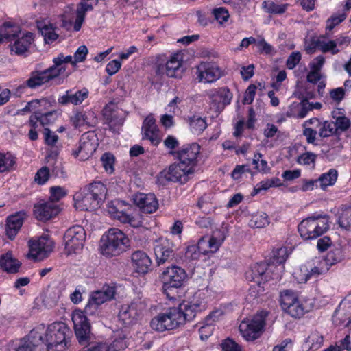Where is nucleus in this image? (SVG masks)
<instances>
[{
  "label": "nucleus",
  "mask_w": 351,
  "mask_h": 351,
  "mask_svg": "<svg viewBox=\"0 0 351 351\" xmlns=\"http://www.w3.org/2000/svg\"><path fill=\"white\" fill-rule=\"evenodd\" d=\"M71 61V55L64 56L63 53H60L57 57L53 58V64L49 68L44 70L36 69L31 71L28 79L19 86L18 90L27 88L36 89L49 84L65 72L66 66L64 64L69 63Z\"/></svg>",
  "instance_id": "nucleus-1"
},
{
  "label": "nucleus",
  "mask_w": 351,
  "mask_h": 351,
  "mask_svg": "<svg viewBox=\"0 0 351 351\" xmlns=\"http://www.w3.org/2000/svg\"><path fill=\"white\" fill-rule=\"evenodd\" d=\"M37 326H42V340L46 351H66L71 346V339L73 332L67 324L63 322H54L45 328L44 324Z\"/></svg>",
  "instance_id": "nucleus-2"
},
{
  "label": "nucleus",
  "mask_w": 351,
  "mask_h": 351,
  "mask_svg": "<svg viewBox=\"0 0 351 351\" xmlns=\"http://www.w3.org/2000/svg\"><path fill=\"white\" fill-rule=\"evenodd\" d=\"M184 308V303H180L178 306L168 308L165 312L152 319L151 328L158 332H164L178 328L187 322L192 321L191 313H187Z\"/></svg>",
  "instance_id": "nucleus-3"
},
{
  "label": "nucleus",
  "mask_w": 351,
  "mask_h": 351,
  "mask_svg": "<svg viewBox=\"0 0 351 351\" xmlns=\"http://www.w3.org/2000/svg\"><path fill=\"white\" fill-rule=\"evenodd\" d=\"M187 274L184 269L172 264L167 267L158 276L162 282V291L170 300L176 298L174 291L184 285L187 279Z\"/></svg>",
  "instance_id": "nucleus-4"
},
{
  "label": "nucleus",
  "mask_w": 351,
  "mask_h": 351,
  "mask_svg": "<svg viewBox=\"0 0 351 351\" xmlns=\"http://www.w3.org/2000/svg\"><path fill=\"white\" fill-rule=\"evenodd\" d=\"M101 253L106 256H116L130 246L128 237L118 228H110L101 239Z\"/></svg>",
  "instance_id": "nucleus-5"
},
{
  "label": "nucleus",
  "mask_w": 351,
  "mask_h": 351,
  "mask_svg": "<svg viewBox=\"0 0 351 351\" xmlns=\"http://www.w3.org/2000/svg\"><path fill=\"white\" fill-rule=\"evenodd\" d=\"M328 228V219L319 215L302 220L298 225V232L305 240L315 239L326 232Z\"/></svg>",
  "instance_id": "nucleus-6"
},
{
  "label": "nucleus",
  "mask_w": 351,
  "mask_h": 351,
  "mask_svg": "<svg viewBox=\"0 0 351 351\" xmlns=\"http://www.w3.org/2000/svg\"><path fill=\"white\" fill-rule=\"evenodd\" d=\"M239 331L246 341H254L263 332V310L257 312L250 318L243 319L239 325Z\"/></svg>",
  "instance_id": "nucleus-7"
},
{
  "label": "nucleus",
  "mask_w": 351,
  "mask_h": 351,
  "mask_svg": "<svg viewBox=\"0 0 351 351\" xmlns=\"http://www.w3.org/2000/svg\"><path fill=\"white\" fill-rule=\"evenodd\" d=\"M182 54L176 52L167 58L165 55L157 58L155 64L156 73L159 75H166L169 77H176L182 65Z\"/></svg>",
  "instance_id": "nucleus-8"
},
{
  "label": "nucleus",
  "mask_w": 351,
  "mask_h": 351,
  "mask_svg": "<svg viewBox=\"0 0 351 351\" xmlns=\"http://www.w3.org/2000/svg\"><path fill=\"white\" fill-rule=\"evenodd\" d=\"M201 146L197 143H191L183 145L178 150L171 151L169 153L182 165L194 172L198 164Z\"/></svg>",
  "instance_id": "nucleus-9"
},
{
  "label": "nucleus",
  "mask_w": 351,
  "mask_h": 351,
  "mask_svg": "<svg viewBox=\"0 0 351 351\" xmlns=\"http://www.w3.org/2000/svg\"><path fill=\"white\" fill-rule=\"evenodd\" d=\"M154 250L158 265L173 260L179 263L176 245L173 241L167 237H160L157 239L154 244Z\"/></svg>",
  "instance_id": "nucleus-10"
},
{
  "label": "nucleus",
  "mask_w": 351,
  "mask_h": 351,
  "mask_svg": "<svg viewBox=\"0 0 351 351\" xmlns=\"http://www.w3.org/2000/svg\"><path fill=\"white\" fill-rule=\"evenodd\" d=\"M280 297L282 309L293 317L300 318L310 311V308L300 301L293 291L285 290Z\"/></svg>",
  "instance_id": "nucleus-11"
},
{
  "label": "nucleus",
  "mask_w": 351,
  "mask_h": 351,
  "mask_svg": "<svg viewBox=\"0 0 351 351\" xmlns=\"http://www.w3.org/2000/svg\"><path fill=\"white\" fill-rule=\"evenodd\" d=\"M41 326H36L24 337L19 339L14 344L15 351H41L45 350L42 339Z\"/></svg>",
  "instance_id": "nucleus-12"
},
{
  "label": "nucleus",
  "mask_w": 351,
  "mask_h": 351,
  "mask_svg": "<svg viewBox=\"0 0 351 351\" xmlns=\"http://www.w3.org/2000/svg\"><path fill=\"white\" fill-rule=\"evenodd\" d=\"M86 239V232L81 226L69 228L64 233V242L68 254H76L82 249Z\"/></svg>",
  "instance_id": "nucleus-13"
},
{
  "label": "nucleus",
  "mask_w": 351,
  "mask_h": 351,
  "mask_svg": "<svg viewBox=\"0 0 351 351\" xmlns=\"http://www.w3.org/2000/svg\"><path fill=\"white\" fill-rule=\"evenodd\" d=\"M84 310L75 311L72 315L74 330L78 342L81 345L86 344L90 337V323Z\"/></svg>",
  "instance_id": "nucleus-14"
},
{
  "label": "nucleus",
  "mask_w": 351,
  "mask_h": 351,
  "mask_svg": "<svg viewBox=\"0 0 351 351\" xmlns=\"http://www.w3.org/2000/svg\"><path fill=\"white\" fill-rule=\"evenodd\" d=\"M193 173L180 162H174L169 165L167 169H164L160 173L158 181L160 184H164V181L184 184L187 182L188 176Z\"/></svg>",
  "instance_id": "nucleus-15"
},
{
  "label": "nucleus",
  "mask_w": 351,
  "mask_h": 351,
  "mask_svg": "<svg viewBox=\"0 0 351 351\" xmlns=\"http://www.w3.org/2000/svg\"><path fill=\"white\" fill-rule=\"evenodd\" d=\"M226 239V234L221 230L217 229L213 232L210 237H202L196 246L203 255L217 252Z\"/></svg>",
  "instance_id": "nucleus-16"
},
{
  "label": "nucleus",
  "mask_w": 351,
  "mask_h": 351,
  "mask_svg": "<svg viewBox=\"0 0 351 351\" xmlns=\"http://www.w3.org/2000/svg\"><path fill=\"white\" fill-rule=\"evenodd\" d=\"M29 252L27 257L34 261L42 260L48 256L53 250V242L46 237L38 239H31L28 242Z\"/></svg>",
  "instance_id": "nucleus-17"
},
{
  "label": "nucleus",
  "mask_w": 351,
  "mask_h": 351,
  "mask_svg": "<svg viewBox=\"0 0 351 351\" xmlns=\"http://www.w3.org/2000/svg\"><path fill=\"white\" fill-rule=\"evenodd\" d=\"M95 138L93 132L84 133L80 138L78 147L73 150L72 155L81 160H87L96 151L97 143Z\"/></svg>",
  "instance_id": "nucleus-18"
},
{
  "label": "nucleus",
  "mask_w": 351,
  "mask_h": 351,
  "mask_svg": "<svg viewBox=\"0 0 351 351\" xmlns=\"http://www.w3.org/2000/svg\"><path fill=\"white\" fill-rule=\"evenodd\" d=\"M197 75L199 82L213 83L223 77L225 73L217 64L210 62H202L197 66Z\"/></svg>",
  "instance_id": "nucleus-19"
},
{
  "label": "nucleus",
  "mask_w": 351,
  "mask_h": 351,
  "mask_svg": "<svg viewBox=\"0 0 351 351\" xmlns=\"http://www.w3.org/2000/svg\"><path fill=\"white\" fill-rule=\"evenodd\" d=\"M34 40V34L31 32H21L10 43L12 54L27 57L29 54V48Z\"/></svg>",
  "instance_id": "nucleus-20"
},
{
  "label": "nucleus",
  "mask_w": 351,
  "mask_h": 351,
  "mask_svg": "<svg viewBox=\"0 0 351 351\" xmlns=\"http://www.w3.org/2000/svg\"><path fill=\"white\" fill-rule=\"evenodd\" d=\"M75 204L82 210L92 211L98 209L104 201L98 199L93 193L84 191V187L74 195Z\"/></svg>",
  "instance_id": "nucleus-21"
},
{
  "label": "nucleus",
  "mask_w": 351,
  "mask_h": 351,
  "mask_svg": "<svg viewBox=\"0 0 351 351\" xmlns=\"http://www.w3.org/2000/svg\"><path fill=\"white\" fill-rule=\"evenodd\" d=\"M34 215L40 221H46L58 215L60 208L52 202L40 201L34 206Z\"/></svg>",
  "instance_id": "nucleus-22"
},
{
  "label": "nucleus",
  "mask_w": 351,
  "mask_h": 351,
  "mask_svg": "<svg viewBox=\"0 0 351 351\" xmlns=\"http://www.w3.org/2000/svg\"><path fill=\"white\" fill-rule=\"evenodd\" d=\"M184 303V310L187 313H191L193 320L198 313L205 311L208 307V300L206 293L200 290L196 291L191 300Z\"/></svg>",
  "instance_id": "nucleus-23"
},
{
  "label": "nucleus",
  "mask_w": 351,
  "mask_h": 351,
  "mask_svg": "<svg viewBox=\"0 0 351 351\" xmlns=\"http://www.w3.org/2000/svg\"><path fill=\"white\" fill-rule=\"evenodd\" d=\"M210 105L217 111H222L225 107L231 103L232 93L227 86L220 87L212 90L209 95Z\"/></svg>",
  "instance_id": "nucleus-24"
},
{
  "label": "nucleus",
  "mask_w": 351,
  "mask_h": 351,
  "mask_svg": "<svg viewBox=\"0 0 351 351\" xmlns=\"http://www.w3.org/2000/svg\"><path fill=\"white\" fill-rule=\"evenodd\" d=\"M27 216L25 210H20L10 215L6 218L5 234L10 240H14L21 230Z\"/></svg>",
  "instance_id": "nucleus-25"
},
{
  "label": "nucleus",
  "mask_w": 351,
  "mask_h": 351,
  "mask_svg": "<svg viewBox=\"0 0 351 351\" xmlns=\"http://www.w3.org/2000/svg\"><path fill=\"white\" fill-rule=\"evenodd\" d=\"M142 138L149 140L154 146H158L161 142L159 130L153 116H147L143 122Z\"/></svg>",
  "instance_id": "nucleus-26"
},
{
  "label": "nucleus",
  "mask_w": 351,
  "mask_h": 351,
  "mask_svg": "<svg viewBox=\"0 0 351 351\" xmlns=\"http://www.w3.org/2000/svg\"><path fill=\"white\" fill-rule=\"evenodd\" d=\"M56 105V100L52 97H42L40 99H32L27 103L25 106L21 110L23 112H32L35 115L38 113L43 114L50 110Z\"/></svg>",
  "instance_id": "nucleus-27"
},
{
  "label": "nucleus",
  "mask_w": 351,
  "mask_h": 351,
  "mask_svg": "<svg viewBox=\"0 0 351 351\" xmlns=\"http://www.w3.org/2000/svg\"><path fill=\"white\" fill-rule=\"evenodd\" d=\"M131 261L134 271L138 274L145 275L152 269V261L142 250L134 252L131 255Z\"/></svg>",
  "instance_id": "nucleus-28"
},
{
  "label": "nucleus",
  "mask_w": 351,
  "mask_h": 351,
  "mask_svg": "<svg viewBox=\"0 0 351 351\" xmlns=\"http://www.w3.org/2000/svg\"><path fill=\"white\" fill-rule=\"evenodd\" d=\"M89 92L87 88H83L80 90H67L63 95L58 97V103L62 106L69 104L73 105L81 104L88 97Z\"/></svg>",
  "instance_id": "nucleus-29"
},
{
  "label": "nucleus",
  "mask_w": 351,
  "mask_h": 351,
  "mask_svg": "<svg viewBox=\"0 0 351 351\" xmlns=\"http://www.w3.org/2000/svg\"><path fill=\"white\" fill-rule=\"evenodd\" d=\"M140 315V311L138 310V304L131 302L130 304H123L118 314V317L125 326L131 325L135 323Z\"/></svg>",
  "instance_id": "nucleus-30"
},
{
  "label": "nucleus",
  "mask_w": 351,
  "mask_h": 351,
  "mask_svg": "<svg viewBox=\"0 0 351 351\" xmlns=\"http://www.w3.org/2000/svg\"><path fill=\"white\" fill-rule=\"evenodd\" d=\"M134 200L143 213H152L158 208V201L154 194L139 193Z\"/></svg>",
  "instance_id": "nucleus-31"
},
{
  "label": "nucleus",
  "mask_w": 351,
  "mask_h": 351,
  "mask_svg": "<svg viewBox=\"0 0 351 351\" xmlns=\"http://www.w3.org/2000/svg\"><path fill=\"white\" fill-rule=\"evenodd\" d=\"M21 265V263L12 257L11 252H8L0 257V268L8 274H16Z\"/></svg>",
  "instance_id": "nucleus-32"
},
{
  "label": "nucleus",
  "mask_w": 351,
  "mask_h": 351,
  "mask_svg": "<svg viewBox=\"0 0 351 351\" xmlns=\"http://www.w3.org/2000/svg\"><path fill=\"white\" fill-rule=\"evenodd\" d=\"M95 117L92 111H77L71 118L73 125L75 128H80L87 125L92 126L94 123Z\"/></svg>",
  "instance_id": "nucleus-33"
},
{
  "label": "nucleus",
  "mask_w": 351,
  "mask_h": 351,
  "mask_svg": "<svg viewBox=\"0 0 351 351\" xmlns=\"http://www.w3.org/2000/svg\"><path fill=\"white\" fill-rule=\"evenodd\" d=\"M254 156L256 158V155ZM258 161H260L262 167H263V159L259 160V158L258 159H253L252 167H250L248 165H237L232 171V178L234 180H239L241 178L242 174L245 172H250L252 175L259 172Z\"/></svg>",
  "instance_id": "nucleus-34"
},
{
  "label": "nucleus",
  "mask_w": 351,
  "mask_h": 351,
  "mask_svg": "<svg viewBox=\"0 0 351 351\" xmlns=\"http://www.w3.org/2000/svg\"><path fill=\"white\" fill-rule=\"evenodd\" d=\"M245 278L248 281L254 282L261 289L263 280V264L262 262L252 265L245 272Z\"/></svg>",
  "instance_id": "nucleus-35"
},
{
  "label": "nucleus",
  "mask_w": 351,
  "mask_h": 351,
  "mask_svg": "<svg viewBox=\"0 0 351 351\" xmlns=\"http://www.w3.org/2000/svg\"><path fill=\"white\" fill-rule=\"evenodd\" d=\"M108 300L104 297L101 290L93 293L91 298L84 308V312L87 315H93L97 309V306L108 302Z\"/></svg>",
  "instance_id": "nucleus-36"
},
{
  "label": "nucleus",
  "mask_w": 351,
  "mask_h": 351,
  "mask_svg": "<svg viewBox=\"0 0 351 351\" xmlns=\"http://www.w3.org/2000/svg\"><path fill=\"white\" fill-rule=\"evenodd\" d=\"M103 115L110 129L121 126L123 124V119L119 115L118 110L110 109L105 107L103 110Z\"/></svg>",
  "instance_id": "nucleus-37"
},
{
  "label": "nucleus",
  "mask_w": 351,
  "mask_h": 351,
  "mask_svg": "<svg viewBox=\"0 0 351 351\" xmlns=\"http://www.w3.org/2000/svg\"><path fill=\"white\" fill-rule=\"evenodd\" d=\"M16 157L10 152H0V173L10 172L16 169Z\"/></svg>",
  "instance_id": "nucleus-38"
},
{
  "label": "nucleus",
  "mask_w": 351,
  "mask_h": 351,
  "mask_svg": "<svg viewBox=\"0 0 351 351\" xmlns=\"http://www.w3.org/2000/svg\"><path fill=\"white\" fill-rule=\"evenodd\" d=\"M0 32L5 41L10 43L21 33V30L14 23L5 21L0 27Z\"/></svg>",
  "instance_id": "nucleus-39"
},
{
  "label": "nucleus",
  "mask_w": 351,
  "mask_h": 351,
  "mask_svg": "<svg viewBox=\"0 0 351 351\" xmlns=\"http://www.w3.org/2000/svg\"><path fill=\"white\" fill-rule=\"evenodd\" d=\"M84 191L93 193L99 199L105 200L107 195L106 186L100 181L93 182L84 186Z\"/></svg>",
  "instance_id": "nucleus-40"
},
{
  "label": "nucleus",
  "mask_w": 351,
  "mask_h": 351,
  "mask_svg": "<svg viewBox=\"0 0 351 351\" xmlns=\"http://www.w3.org/2000/svg\"><path fill=\"white\" fill-rule=\"evenodd\" d=\"M337 178V171L335 169H331L328 172L320 175L317 181L320 184V188L324 191L328 186H333L336 183Z\"/></svg>",
  "instance_id": "nucleus-41"
},
{
  "label": "nucleus",
  "mask_w": 351,
  "mask_h": 351,
  "mask_svg": "<svg viewBox=\"0 0 351 351\" xmlns=\"http://www.w3.org/2000/svg\"><path fill=\"white\" fill-rule=\"evenodd\" d=\"M190 130L194 134H202L207 128V123L205 118L198 115H193L189 118Z\"/></svg>",
  "instance_id": "nucleus-42"
},
{
  "label": "nucleus",
  "mask_w": 351,
  "mask_h": 351,
  "mask_svg": "<svg viewBox=\"0 0 351 351\" xmlns=\"http://www.w3.org/2000/svg\"><path fill=\"white\" fill-rule=\"evenodd\" d=\"M288 249L286 247H278L273 250L269 262L280 267L288 258Z\"/></svg>",
  "instance_id": "nucleus-43"
},
{
  "label": "nucleus",
  "mask_w": 351,
  "mask_h": 351,
  "mask_svg": "<svg viewBox=\"0 0 351 351\" xmlns=\"http://www.w3.org/2000/svg\"><path fill=\"white\" fill-rule=\"evenodd\" d=\"M282 267H279L268 261L265 268V281H279L281 278Z\"/></svg>",
  "instance_id": "nucleus-44"
},
{
  "label": "nucleus",
  "mask_w": 351,
  "mask_h": 351,
  "mask_svg": "<svg viewBox=\"0 0 351 351\" xmlns=\"http://www.w3.org/2000/svg\"><path fill=\"white\" fill-rule=\"evenodd\" d=\"M201 254L196 245H190L184 249V255L180 257L178 256V261L179 263L196 261L199 258Z\"/></svg>",
  "instance_id": "nucleus-45"
},
{
  "label": "nucleus",
  "mask_w": 351,
  "mask_h": 351,
  "mask_svg": "<svg viewBox=\"0 0 351 351\" xmlns=\"http://www.w3.org/2000/svg\"><path fill=\"white\" fill-rule=\"evenodd\" d=\"M108 210L113 218L118 219L122 223H130L131 221L130 215L123 210H119L117 206L114 205L112 202L108 204Z\"/></svg>",
  "instance_id": "nucleus-46"
},
{
  "label": "nucleus",
  "mask_w": 351,
  "mask_h": 351,
  "mask_svg": "<svg viewBox=\"0 0 351 351\" xmlns=\"http://www.w3.org/2000/svg\"><path fill=\"white\" fill-rule=\"evenodd\" d=\"M267 132L265 134V136L267 140L265 139V147H273L274 143L277 142V138L279 136V132L277 127L273 124L267 125Z\"/></svg>",
  "instance_id": "nucleus-47"
},
{
  "label": "nucleus",
  "mask_w": 351,
  "mask_h": 351,
  "mask_svg": "<svg viewBox=\"0 0 351 351\" xmlns=\"http://www.w3.org/2000/svg\"><path fill=\"white\" fill-rule=\"evenodd\" d=\"M339 226L346 229H351V206H344L341 208L338 220Z\"/></svg>",
  "instance_id": "nucleus-48"
},
{
  "label": "nucleus",
  "mask_w": 351,
  "mask_h": 351,
  "mask_svg": "<svg viewBox=\"0 0 351 351\" xmlns=\"http://www.w3.org/2000/svg\"><path fill=\"white\" fill-rule=\"evenodd\" d=\"M319 136L321 138H326L332 136L335 134L336 125L332 121L320 122L319 126Z\"/></svg>",
  "instance_id": "nucleus-49"
},
{
  "label": "nucleus",
  "mask_w": 351,
  "mask_h": 351,
  "mask_svg": "<svg viewBox=\"0 0 351 351\" xmlns=\"http://www.w3.org/2000/svg\"><path fill=\"white\" fill-rule=\"evenodd\" d=\"M39 29L46 43H52L58 38L59 36L55 32V28L51 24L44 25L43 27H39Z\"/></svg>",
  "instance_id": "nucleus-50"
},
{
  "label": "nucleus",
  "mask_w": 351,
  "mask_h": 351,
  "mask_svg": "<svg viewBox=\"0 0 351 351\" xmlns=\"http://www.w3.org/2000/svg\"><path fill=\"white\" fill-rule=\"evenodd\" d=\"M38 114L40 119V125H43V127L52 124L58 117V110L55 109H51L43 114L42 112L38 113Z\"/></svg>",
  "instance_id": "nucleus-51"
},
{
  "label": "nucleus",
  "mask_w": 351,
  "mask_h": 351,
  "mask_svg": "<svg viewBox=\"0 0 351 351\" xmlns=\"http://www.w3.org/2000/svg\"><path fill=\"white\" fill-rule=\"evenodd\" d=\"M109 351H121L123 350L126 347V337L123 334H119L114 337L112 343L108 344Z\"/></svg>",
  "instance_id": "nucleus-52"
},
{
  "label": "nucleus",
  "mask_w": 351,
  "mask_h": 351,
  "mask_svg": "<svg viewBox=\"0 0 351 351\" xmlns=\"http://www.w3.org/2000/svg\"><path fill=\"white\" fill-rule=\"evenodd\" d=\"M102 166L105 171L109 173H112L114 171L115 157L110 152H105L101 157Z\"/></svg>",
  "instance_id": "nucleus-53"
},
{
  "label": "nucleus",
  "mask_w": 351,
  "mask_h": 351,
  "mask_svg": "<svg viewBox=\"0 0 351 351\" xmlns=\"http://www.w3.org/2000/svg\"><path fill=\"white\" fill-rule=\"evenodd\" d=\"M342 259L341 252L339 250H331L328 252L325 259L320 263L319 265H325L326 266H332Z\"/></svg>",
  "instance_id": "nucleus-54"
},
{
  "label": "nucleus",
  "mask_w": 351,
  "mask_h": 351,
  "mask_svg": "<svg viewBox=\"0 0 351 351\" xmlns=\"http://www.w3.org/2000/svg\"><path fill=\"white\" fill-rule=\"evenodd\" d=\"M316 45L323 53L330 51L332 54H337L340 51L339 49L336 48V44L334 40L325 42L318 40L316 43Z\"/></svg>",
  "instance_id": "nucleus-55"
},
{
  "label": "nucleus",
  "mask_w": 351,
  "mask_h": 351,
  "mask_svg": "<svg viewBox=\"0 0 351 351\" xmlns=\"http://www.w3.org/2000/svg\"><path fill=\"white\" fill-rule=\"evenodd\" d=\"M50 197L48 202H52L57 204L58 201L64 197L67 193L66 191L61 186H51L49 189Z\"/></svg>",
  "instance_id": "nucleus-56"
},
{
  "label": "nucleus",
  "mask_w": 351,
  "mask_h": 351,
  "mask_svg": "<svg viewBox=\"0 0 351 351\" xmlns=\"http://www.w3.org/2000/svg\"><path fill=\"white\" fill-rule=\"evenodd\" d=\"M215 19L220 24L227 22L230 14L228 10L223 7L214 8L212 11Z\"/></svg>",
  "instance_id": "nucleus-57"
},
{
  "label": "nucleus",
  "mask_w": 351,
  "mask_h": 351,
  "mask_svg": "<svg viewBox=\"0 0 351 351\" xmlns=\"http://www.w3.org/2000/svg\"><path fill=\"white\" fill-rule=\"evenodd\" d=\"M50 176V171L48 167L44 166L38 169L35 175V182L40 184H45L49 180Z\"/></svg>",
  "instance_id": "nucleus-58"
},
{
  "label": "nucleus",
  "mask_w": 351,
  "mask_h": 351,
  "mask_svg": "<svg viewBox=\"0 0 351 351\" xmlns=\"http://www.w3.org/2000/svg\"><path fill=\"white\" fill-rule=\"evenodd\" d=\"M323 336L318 332L315 331L312 332L306 339V343H308L311 349H318L323 343Z\"/></svg>",
  "instance_id": "nucleus-59"
},
{
  "label": "nucleus",
  "mask_w": 351,
  "mask_h": 351,
  "mask_svg": "<svg viewBox=\"0 0 351 351\" xmlns=\"http://www.w3.org/2000/svg\"><path fill=\"white\" fill-rule=\"evenodd\" d=\"M103 295L108 301H111L115 298L117 292V285L115 282L105 283L101 289Z\"/></svg>",
  "instance_id": "nucleus-60"
},
{
  "label": "nucleus",
  "mask_w": 351,
  "mask_h": 351,
  "mask_svg": "<svg viewBox=\"0 0 351 351\" xmlns=\"http://www.w3.org/2000/svg\"><path fill=\"white\" fill-rule=\"evenodd\" d=\"M329 268L326 267V268H324L322 266H315L313 268L311 269V271H308L307 269H305L304 277L301 278L300 280L302 281H304V282H307L309 279H311L312 277H317L319 275L323 274L324 271H328Z\"/></svg>",
  "instance_id": "nucleus-61"
},
{
  "label": "nucleus",
  "mask_w": 351,
  "mask_h": 351,
  "mask_svg": "<svg viewBox=\"0 0 351 351\" xmlns=\"http://www.w3.org/2000/svg\"><path fill=\"white\" fill-rule=\"evenodd\" d=\"M221 346L222 351H242L241 346L230 338L224 339Z\"/></svg>",
  "instance_id": "nucleus-62"
},
{
  "label": "nucleus",
  "mask_w": 351,
  "mask_h": 351,
  "mask_svg": "<svg viewBox=\"0 0 351 351\" xmlns=\"http://www.w3.org/2000/svg\"><path fill=\"white\" fill-rule=\"evenodd\" d=\"M337 112H335V111L332 112L333 118L336 119L335 122H334V123L336 125V131L338 129L341 130V131L346 130L347 129L349 128V127L350 125V120L345 116H339V117H336L335 114H337Z\"/></svg>",
  "instance_id": "nucleus-63"
},
{
  "label": "nucleus",
  "mask_w": 351,
  "mask_h": 351,
  "mask_svg": "<svg viewBox=\"0 0 351 351\" xmlns=\"http://www.w3.org/2000/svg\"><path fill=\"white\" fill-rule=\"evenodd\" d=\"M88 54V49L85 45L80 46L74 53V60L70 62L73 65H75L77 62H82L86 60Z\"/></svg>",
  "instance_id": "nucleus-64"
}]
</instances>
